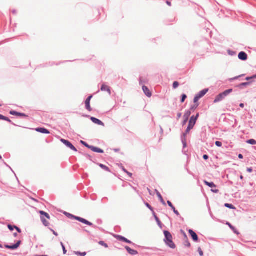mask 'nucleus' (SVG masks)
<instances>
[{"instance_id": "obj_8", "label": "nucleus", "mask_w": 256, "mask_h": 256, "mask_svg": "<svg viewBox=\"0 0 256 256\" xmlns=\"http://www.w3.org/2000/svg\"><path fill=\"white\" fill-rule=\"evenodd\" d=\"M91 120L94 124H97L98 125L102 126H104V122H102L101 120H99L98 119L94 118V117H91L90 118Z\"/></svg>"}, {"instance_id": "obj_46", "label": "nucleus", "mask_w": 256, "mask_h": 256, "mask_svg": "<svg viewBox=\"0 0 256 256\" xmlns=\"http://www.w3.org/2000/svg\"><path fill=\"white\" fill-rule=\"evenodd\" d=\"M146 206L150 210H152V206H150L148 203H146Z\"/></svg>"}, {"instance_id": "obj_48", "label": "nucleus", "mask_w": 256, "mask_h": 256, "mask_svg": "<svg viewBox=\"0 0 256 256\" xmlns=\"http://www.w3.org/2000/svg\"><path fill=\"white\" fill-rule=\"evenodd\" d=\"M247 171L249 172H251L252 171V169L251 168H248Z\"/></svg>"}, {"instance_id": "obj_1", "label": "nucleus", "mask_w": 256, "mask_h": 256, "mask_svg": "<svg viewBox=\"0 0 256 256\" xmlns=\"http://www.w3.org/2000/svg\"><path fill=\"white\" fill-rule=\"evenodd\" d=\"M165 239L164 240L166 244L170 248H176V245L172 242V236L171 234L168 231H164Z\"/></svg>"}, {"instance_id": "obj_13", "label": "nucleus", "mask_w": 256, "mask_h": 256, "mask_svg": "<svg viewBox=\"0 0 256 256\" xmlns=\"http://www.w3.org/2000/svg\"><path fill=\"white\" fill-rule=\"evenodd\" d=\"M125 248L128 252L132 255H136L138 254L136 250H132L128 246H126Z\"/></svg>"}, {"instance_id": "obj_5", "label": "nucleus", "mask_w": 256, "mask_h": 256, "mask_svg": "<svg viewBox=\"0 0 256 256\" xmlns=\"http://www.w3.org/2000/svg\"><path fill=\"white\" fill-rule=\"evenodd\" d=\"M20 243H21V241L19 240L14 245H12V246L5 245L4 246H5V248H8V249L15 250L19 247Z\"/></svg>"}, {"instance_id": "obj_25", "label": "nucleus", "mask_w": 256, "mask_h": 256, "mask_svg": "<svg viewBox=\"0 0 256 256\" xmlns=\"http://www.w3.org/2000/svg\"><path fill=\"white\" fill-rule=\"evenodd\" d=\"M74 254L78 256H85L86 254V252H75Z\"/></svg>"}, {"instance_id": "obj_54", "label": "nucleus", "mask_w": 256, "mask_h": 256, "mask_svg": "<svg viewBox=\"0 0 256 256\" xmlns=\"http://www.w3.org/2000/svg\"><path fill=\"white\" fill-rule=\"evenodd\" d=\"M240 107H241V108H243L244 107V104H242H242H240Z\"/></svg>"}, {"instance_id": "obj_2", "label": "nucleus", "mask_w": 256, "mask_h": 256, "mask_svg": "<svg viewBox=\"0 0 256 256\" xmlns=\"http://www.w3.org/2000/svg\"><path fill=\"white\" fill-rule=\"evenodd\" d=\"M199 116V114H198L196 116H192L190 118V120L189 122L188 126L186 130V133L189 132L193 128Z\"/></svg>"}, {"instance_id": "obj_47", "label": "nucleus", "mask_w": 256, "mask_h": 256, "mask_svg": "<svg viewBox=\"0 0 256 256\" xmlns=\"http://www.w3.org/2000/svg\"><path fill=\"white\" fill-rule=\"evenodd\" d=\"M203 158L205 160H206L208 159V155H206V154H204V155L203 156Z\"/></svg>"}, {"instance_id": "obj_58", "label": "nucleus", "mask_w": 256, "mask_h": 256, "mask_svg": "<svg viewBox=\"0 0 256 256\" xmlns=\"http://www.w3.org/2000/svg\"><path fill=\"white\" fill-rule=\"evenodd\" d=\"M166 3H167V4H168V5H169V6H170V5H171L170 2H166Z\"/></svg>"}, {"instance_id": "obj_35", "label": "nucleus", "mask_w": 256, "mask_h": 256, "mask_svg": "<svg viewBox=\"0 0 256 256\" xmlns=\"http://www.w3.org/2000/svg\"><path fill=\"white\" fill-rule=\"evenodd\" d=\"M216 145L217 146H218V147H221L222 146V144L221 142H218V141H216Z\"/></svg>"}, {"instance_id": "obj_45", "label": "nucleus", "mask_w": 256, "mask_h": 256, "mask_svg": "<svg viewBox=\"0 0 256 256\" xmlns=\"http://www.w3.org/2000/svg\"><path fill=\"white\" fill-rule=\"evenodd\" d=\"M4 120H6L7 122H11L12 121L7 117L5 116L4 118Z\"/></svg>"}, {"instance_id": "obj_41", "label": "nucleus", "mask_w": 256, "mask_h": 256, "mask_svg": "<svg viewBox=\"0 0 256 256\" xmlns=\"http://www.w3.org/2000/svg\"><path fill=\"white\" fill-rule=\"evenodd\" d=\"M8 228H9V230L11 231H12L14 230V226H12V225H8Z\"/></svg>"}, {"instance_id": "obj_39", "label": "nucleus", "mask_w": 256, "mask_h": 256, "mask_svg": "<svg viewBox=\"0 0 256 256\" xmlns=\"http://www.w3.org/2000/svg\"><path fill=\"white\" fill-rule=\"evenodd\" d=\"M172 210H173L174 212V214H176V215H177V216H180V213H179V212H178L177 210H176L175 208H172Z\"/></svg>"}, {"instance_id": "obj_7", "label": "nucleus", "mask_w": 256, "mask_h": 256, "mask_svg": "<svg viewBox=\"0 0 256 256\" xmlns=\"http://www.w3.org/2000/svg\"><path fill=\"white\" fill-rule=\"evenodd\" d=\"M114 237L116 238L117 240H122V241H123V242H124L126 243H128V244H130L131 243V242L129 240H128V239H126V238H125L124 237V236H119V235H114Z\"/></svg>"}, {"instance_id": "obj_29", "label": "nucleus", "mask_w": 256, "mask_h": 256, "mask_svg": "<svg viewBox=\"0 0 256 256\" xmlns=\"http://www.w3.org/2000/svg\"><path fill=\"white\" fill-rule=\"evenodd\" d=\"M98 244H99L100 245H101V246H104V247H105V248H108V244H106V243H105L104 242H103V241H100V242H98Z\"/></svg>"}, {"instance_id": "obj_53", "label": "nucleus", "mask_w": 256, "mask_h": 256, "mask_svg": "<svg viewBox=\"0 0 256 256\" xmlns=\"http://www.w3.org/2000/svg\"><path fill=\"white\" fill-rule=\"evenodd\" d=\"M238 158H240V159H242V158H243V156H242V154H240L238 155Z\"/></svg>"}, {"instance_id": "obj_59", "label": "nucleus", "mask_w": 256, "mask_h": 256, "mask_svg": "<svg viewBox=\"0 0 256 256\" xmlns=\"http://www.w3.org/2000/svg\"><path fill=\"white\" fill-rule=\"evenodd\" d=\"M252 78H256V74L252 76Z\"/></svg>"}, {"instance_id": "obj_15", "label": "nucleus", "mask_w": 256, "mask_h": 256, "mask_svg": "<svg viewBox=\"0 0 256 256\" xmlns=\"http://www.w3.org/2000/svg\"><path fill=\"white\" fill-rule=\"evenodd\" d=\"M90 149L94 152L98 153H104V150L98 148L91 146Z\"/></svg>"}, {"instance_id": "obj_31", "label": "nucleus", "mask_w": 256, "mask_h": 256, "mask_svg": "<svg viewBox=\"0 0 256 256\" xmlns=\"http://www.w3.org/2000/svg\"><path fill=\"white\" fill-rule=\"evenodd\" d=\"M122 170L124 172H125L128 176H129L130 177L132 176V174L130 172H128V170H126L124 168H122Z\"/></svg>"}, {"instance_id": "obj_14", "label": "nucleus", "mask_w": 256, "mask_h": 256, "mask_svg": "<svg viewBox=\"0 0 256 256\" xmlns=\"http://www.w3.org/2000/svg\"><path fill=\"white\" fill-rule=\"evenodd\" d=\"M225 98L222 95V94L220 93V94L218 95L214 100V103H216V102H220L222 101V100H224Z\"/></svg>"}, {"instance_id": "obj_52", "label": "nucleus", "mask_w": 256, "mask_h": 256, "mask_svg": "<svg viewBox=\"0 0 256 256\" xmlns=\"http://www.w3.org/2000/svg\"><path fill=\"white\" fill-rule=\"evenodd\" d=\"M181 232L184 234V236L185 238H187V236L186 235V234H185V232L183 231V230H181Z\"/></svg>"}, {"instance_id": "obj_62", "label": "nucleus", "mask_w": 256, "mask_h": 256, "mask_svg": "<svg viewBox=\"0 0 256 256\" xmlns=\"http://www.w3.org/2000/svg\"><path fill=\"white\" fill-rule=\"evenodd\" d=\"M0 248H2V246L0 244Z\"/></svg>"}, {"instance_id": "obj_34", "label": "nucleus", "mask_w": 256, "mask_h": 256, "mask_svg": "<svg viewBox=\"0 0 256 256\" xmlns=\"http://www.w3.org/2000/svg\"><path fill=\"white\" fill-rule=\"evenodd\" d=\"M186 98H187V96L186 94H182V98L181 100V102H184Z\"/></svg>"}, {"instance_id": "obj_44", "label": "nucleus", "mask_w": 256, "mask_h": 256, "mask_svg": "<svg viewBox=\"0 0 256 256\" xmlns=\"http://www.w3.org/2000/svg\"><path fill=\"white\" fill-rule=\"evenodd\" d=\"M14 228H16L18 232L20 233L22 232L20 229L18 227H17L16 226H14Z\"/></svg>"}, {"instance_id": "obj_32", "label": "nucleus", "mask_w": 256, "mask_h": 256, "mask_svg": "<svg viewBox=\"0 0 256 256\" xmlns=\"http://www.w3.org/2000/svg\"><path fill=\"white\" fill-rule=\"evenodd\" d=\"M179 86V83L178 82H174L173 83V88H177Z\"/></svg>"}, {"instance_id": "obj_16", "label": "nucleus", "mask_w": 256, "mask_h": 256, "mask_svg": "<svg viewBox=\"0 0 256 256\" xmlns=\"http://www.w3.org/2000/svg\"><path fill=\"white\" fill-rule=\"evenodd\" d=\"M101 90L103 92H107L109 94H110V87L106 84L102 85Z\"/></svg>"}, {"instance_id": "obj_18", "label": "nucleus", "mask_w": 256, "mask_h": 256, "mask_svg": "<svg viewBox=\"0 0 256 256\" xmlns=\"http://www.w3.org/2000/svg\"><path fill=\"white\" fill-rule=\"evenodd\" d=\"M232 92V89L230 88V89H228V90H225L224 92H222L221 94L224 98H226L227 96H228L229 94H230Z\"/></svg>"}, {"instance_id": "obj_9", "label": "nucleus", "mask_w": 256, "mask_h": 256, "mask_svg": "<svg viewBox=\"0 0 256 256\" xmlns=\"http://www.w3.org/2000/svg\"><path fill=\"white\" fill-rule=\"evenodd\" d=\"M238 58L242 60H246L248 59V56L244 52H240L238 55Z\"/></svg>"}, {"instance_id": "obj_11", "label": "nucleus", "mask_w": 256, "mask_h": 256, "mask_svg": "<svg viewBox=\"0 0 256 256\" xmlns=\"http://www.w3.org/2000/svg\"><path fill=\"white\" fill-rule=\"evenodd\" d=\"M142 90L144 92L145 94L148 96V98L151 97L152 94L150 90L146 86H142Z\"/></svg>"}, {"instance_id": "obj_19", "label": "nucleus", "mask_w": 256, "mask_h": 256, "mask_svg": "<svg viewBox=\"0 0 256 256\" xmlns=\"http://www.w3.org/2000/svg\"><path fill=\"white\" fill-rule=\"evenodd\" d=\"M191 112L190 111H188L184 116V118L185 120L184 122V124H185L189 116L190 115Z\"/></svg>"}, {"instance_id": "obj_38", "label": "nucleus", "mask_w": 256, "mask_h": 256, "mask_svg": "<svg viewBox=\"0 0 256 256\" xmlns=\"http://www.w3.org/2000/svg\"><path fill=\"white\" fill-rule=\"evenodd\" d=\"M199 104H194L193 106H192L191 109L192 110H195L196 109L198 106Z\"/></svg>"}, {"instance_id": "obj_40", "label": "nucleus", "mask_w": 256, "mask_h": 256, "mask_svg": "<svg viewBox=\"0 0 256 256\" xmlns=\"http://www.w3.org/2000/svg\"><path fill=\"white\" fill-rule=\"evenodd\" d=\"M168 205L172 209L174 208V206L172 205V203L170 202V201H168Z\"/></svg>"}, {"instance_id": "obj_57", "label": "nucleus", "mask_w": 256, "mask_h": 256, "mask_svg": "<svg viewBox=\"0 0 256 256\" xmlns=\"http://www.w3.org/2000/svg\"><path fill=\"white\" fill-rule=\"evenodd\" d=\"M53 233L54 235H56V236H58V234L56 232L54 231L53 230Z\"/></svg>"}, {"instance_id": "obj_22", "label": "nucleus", "mask_w": 256, "mask_h": 256, "mask_svg": "<svg viewBox=\"0 0 256 256\" xmlns=\"http://www.w3.org/2000/svg\"><path fill=\"white\" fill-rule=\"evenodd\" d=\"M157 195L158 197V198H160L161 202L164 206H166V202H164V200L162 196H161V194H160V193L159 192H157Z\"/></svg>"}, {"instance_id": "obj_43", "label": "nucleus", "mask_w": 256, "mask_h": 256, "mask_svg": "<svg viewBox=\"0 0 256 256\" xmlns=\"http://www.w3.org/2000/svg\"><path fill=\"white\" fill-rule=\"evenodd\" d=\"M212 191L214 193H218L219 192V190L217 189H212Z\"/></svg>"}, {"instance_id": "obj_24", "label": "nucleus", "mask_w": 256, "mask_h": 256, "mask_svg": "<svg viewBox=\"0 0 256 256\" xmlns=\"http://www.w3.org/2000/svg\"><path fill=\"white\" fill-rule=\"evenodd\" d=\"M40 214L41 215L44 216L48 219V220L50 219V216L48 213H46L44 211H40Z\"/></svg>"}, {"instance_id": "obj_20", "label": "nucleus", "mask_w": 256, "mask_h": 256, "mask_svg": "<svg viewBox=\"0 0 256 256\" xmlns=\"http://www.w3.org/2000/svg\"><path fill=\"white\" fill-rule=\"evenodd\" d=\"M204 183L208 186L212 188H216V185L214 182H209L206 180L204 181Z\"/></svg>"}, {"instance_id": "obj_21", "label": "nucleus", "mask_w": 256, "mask_h": 256, "mask_svg": "<svg viewBox=\"0 0 256 256\" xmlns=\"http://www.w3.org/2000/svg\"><path fill=\"white\" fill-rule=\"evenodd\" d=\"M207 92H208L207 90H204L200 92H199V94H197V96L200 98L203 96H204L206 94Z\"/></svg>"}, {"instance_id": "obj_28", "label": "nucleus", "mask_w": 256, "mask_h": 256, "mask_svg": "<svg viewBox=\"0 0 256 256\" xmlns=\"http://www.w3.org/2000/svg\"><path fill=\"white\" fill-rule=\"evenodd\" d=\"M42 222L44 224L45 226H48L49 222L46 220H45L44 218H42Z\"/></svg>"}, {"instance_id": "obj_17", "label": "nucleus", "mask_w": 256, "mask_h": 256, "mask_svg": "<svg viewBox=\"0 0 256 256\" xmlns=\"http://www.w3.org/2000/svg\"><path fill=\"white\" fill-rule=\"evenodd\" d=\"M36 130L38 132L42 133V134H50V132L48 130H46L44 128H37L36 129Z\"/></svg>"}, {"instance_id": "obj_4", "label": "nucleus", "mask_w": 256, "mask_h": 256, "mask_svg": "<svg viewBox=\"0 0 256 256\" xmlns=\"http://www.w3.org/2000/svg\"><path fill=\"white\" fill-rule=\"evenodd\" d=\"M60 141L64 144L66 146L70 148L71 150L76 152V148L68 140L62 138Z\"/></svg>"}, {"instance_id": "obj_30", "label": "nucleus", "mask_w": 256, "mask_h": 256, "mask_svg": "<svg viewBox=\"0 0 256 256\" xmlns=\"http://www.w3.org/2000/svg\"><path fill=\"white\" fill-rule=\"evenodd\" d=\"M200 99V98L196 95V96L194 97V104H199L198 103V100Z\"/></svg>"}, {"instance_id": "obj_51", "label": "nucleus", "mask_w": 256, "mask_h": 256, "mask_svg": "<svg viewBox=\"0 0 256 256\" xmlns=\"http://www.w3.org/2000/svg\"><path fill=\"white\" fill-rule=\"evenodd\" d=\"M227 224L229 226H230L232 229V230H234V227H233V226H232L230 224L228 223Z\"/></svg>"}, {"instance_id": "obj_12", "label": "nucleus", "mask_w": 256, "mask_h": 256, "mask_svg": "<svg viewBox=\"0 0 256 256\" xmlns=\"http://www.w3.org/2000/svg\"><path fill=\"white\" fill-rule=\"evenodd\" d=\"M10 114H12V115H13V116H22V117H27L28 116L24 114H23V113H20V112H16V111H10Z\"/></svg>"}, {"instance_id": "obj_37", "label": "nucleus", "mask_w": 256, "mask_h": 256, "mask_svg": "<svg viewBox=\"0 0 256 256\" xmlns=\"http://www.w3.org/2000/svg\"><path fill=\"white\" fill-rule=\"evenodd\" d=\"M198 252L199 254H200V256H203L204 254H203V252H202V249H201V248H198Z\"/></svg>"}, {"instance_id": "obj_49", "label": "nucleus", "mask_w": 256, "mask_h": 256, "mask_svg": "<svg viewBox=\"0 0 256 256\" xmlns=\"http://www.w3.org/2000/svg\"><path fill=\"white\" fill-rule=\"evenodd\" d=\"M249 84L248 82H244V83H242L241 84L242 86H247Z\"/></svg>"}, {"instance_id": "obj_27", "label": "nucleus", "mask_w": 256, "mask_h": 256, "mask_svg": "<svg viewBox=\"0 0 256 256\" xmlns=\"http://www.w3.org/2000/svg\"><path fill=\"white\" fill-rule=\"evenodd\" d=\"M224 206L226 208H231V209H233V210H234L236 209V208L232 204H224Z\"/></svg>"}, {"instance_id": "obj_36", "label": "nucleus", "mask_w": 256, "mask_h": 256, "mask_svg": "<svg viewBox=\"0 0 256 256\" xmlns=\"http://www.w3.org/2000/svg\"><path fill=\"white\" fill-rule=\"evenodd\" d=\"M60 244H61V245H62V249H63L64 254H66V248H65L63 243L61 242Z\"/></svg>"}, {"instance_id": "obj_23", "label": "nucleus", "mask_w": 256, "mask_h": 256, "mask_svg": "<svg viewBox=\"0 0 256 256\" xmlns=\"http://www.w3.org/2000/svg\"><path fill=\"white\" fill-rule=\"evenodd\" d=\"M99 166L102 169L104 170H105L109 172H110V168L108 166H106L105 165L102 164H100Z\"/></svg>"}, {"instance_id": "obj_55", "label": "nucleus", "mask_w": 256, "mask_h": 256, "mask_svg": "<svg viewBox=\"0 0 256 256\" xmlns=\"http://www.w3.org/2000/svg\"><path fill=\"white\" fill-rule=\"evenodd\" d=\"M253 78H252V77H248V78H246V80H249Z\"/></svg>"}, {"instance_id": "obj_26", "label": "nucleus", "mask_w": 256, "mask_h": 256, "mask_svg": "<svg viewBox=\"0 0 256 256\" xmlns=\"http://www.w3.org/2000/svg\"><path fill=\"white\" fill-rule=\"evenodd\" d=\"M247 142L252 145L256 144V140L254 139H250L248 140Z\"/></svg>"}, {"instance_id": "obj_3", "label": "nucleus", "mask_w": 256, "mask_h": 256, "mask_svg": "<svg viewBox=\"0 0 256 256\" xmlns=\"http://www.w3.org/2000/svg\"><path fill=\"white\" fill-rule=\"evenodd\" d=\"M68 216H69V217L73 218H74L83 224H84L86 225H88L90 226H92L93 225L92 222L88 221L87 220H86L83 218H80L78 216H74L70 214H68Z\"/></svg>"}, {"instance_id": "obj_33", "label": "nucleus", "mask_w": 256, "mask_h": 256, "mask_svg": "<svg viewBox=\"0 0 256 256\" xmlns=\"http://www.w3.org/2000/svg\"><path fill=\"white\" fill-rule=\"evenodd\" d=\"M80 142L84 144V146H86V147H87L88 148H90H90L91 147V146H89L88 144L86 142L82 141V140H81Z\"/></svg>"}, {"instance_id": "obj_61", "label": "nucleus", "mask_w": 256, "mask_h": 256, "mask_svg": "<svg viewBox=\"0 0 256 256\" xmlns=\"http://www.w3.org/2000/svg\"><path fill=\"white\" fill-rule=\"evenodd\" d=\"M240 178H241V179H242V178H243V176H240Z\"/></svg>"}, {"instance_id": "obj_56", "label": "nucleus", "mask_w": 256, "mask_h": 256, "mask_svg": "<svg viewBox=\"0 0 256 256\" xmlns=\"http://www.w3.org/2000/svg\"><path fill=\"white\" fill-rule=\"evenodd\" d=\"M182 114L180 113L178 114V118H180L181 117Z\"/></svg>"}, {"instance_id": "obj_10", "label": "nucleus", "mask_w": 256, "mask_h": 256, "mask_svg": "<svg viewBox=\"0 0 256 256\" xmlns=\"http://www.w3.org/2000/svg\"><path fill=\"white\" fill-rule=\"evenodd\" d=\"M188 232L194 241L197 242L198 240V236L192 230H190Z\"/></svg>"}, {"instance_id": "obj_42", "label": "nucleus", "mask_w": 256, "mask_h": 256, "mask_svg": "<svg viewBox=\"0 0 256 256\" xmlns=\"http://www.w3.org/2000/svg\"><path fill=\"white\" fill-rule=\"evenodd\" d=\"M185 246L188 247H190V244L188 240L185 242Z\"/></svg>"}, {"instance_id": "obj_50", "label": "nucleus", "mask_w": 256, "mask_h": 256, "mask_svg": "<svg viewBox=\"0 0 256 256\" xmlns=\"http://www.w3.org/2000/svg\"><path fill=\"white\" fill-rule=\"evenodd\" d=\"M4 118H5L4 116L2 114H0V120H4Z\"/></svg>"}, {"instance_id": "obj_60", "label": "nucleus", "mask_w": 256, "mask_h": 256, "mask_svg": "<svg viewBox=\"0 0 256 256\" xmlns=\"http://www.w3.org/2000/svg\"><path fill=\"white\" fill-rule=\"evenodd\" d=\"M2 156L0 155V160H2Z\"/></svg>"}, {"instance_id": "obj_6", "label": "nucleus", "mask_w": 256, "mask_h": 256, "mask_svg": "<svg viewBox=\"0 0 256 256\" xmlns=\"http://www.w3.org/2000/svg\"><path fill=\"white\" fill-rule=\"evenodd\" d=\"M92 97V96H88L85 102L86 108L90 112L92 110V108L90 106V101Z\"/></svg>"}, {"instance_id": "obj_63", "label": "nucleus", "mask_w": 256, "mask_h": 256, "mask_svg": "<svg viewBox=\"0 0 256 256\" xmlns=\"http://www.w3.org/2000/svg\"><path fill=\"white\" fill-rule=\"evenodd\" d=\"M2 106V105H1V104H0V106Z\"/></svg>"}]
</instances>
